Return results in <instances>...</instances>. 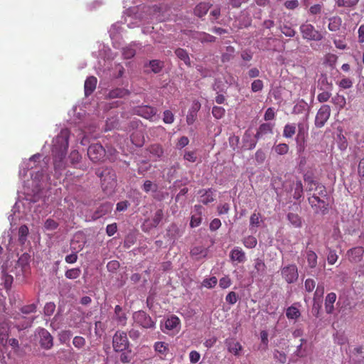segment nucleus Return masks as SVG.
<instances>
[{
    "instance_id": "obj_56",
    "label": "nucleus",
    "mask_w": 364,
    "mask_h": 364,
    "mask_svg": "<svg viewBox=\"0 0 364 364\" xmlns=\"http://www.w3.org/2000/svg\"><path fill=\"white\" fill-rule=\"evenodd\" d=\"M136 54V50L132 47H126L123 48L122 55L126 59H131Z\"/></svg>"
},
{
    "instance_id": "obj_15",
    "label": "nucleus",
    "mask_w": 364,
    "mask_h": 364,
    "mask_svg": "<svg viewBox=\"0 0 364 364\" xmlns=\"http://www.w3.org/2000/svg\"><path fill=\"white\" fill-rule=\"evenodd\" d=\"M230 258L232 262H237V263H243L246 260L245 252L239 247H234L230 253Z\"/></svg>"
},
{
    "instance_id": "obj_61",
    "label": "nucleus",
    "mask_w": 364,
    "mask_h": 364,
    "mask_svg": "<svg viewBox=\"0 0 364 364\" xmlns=\"http://www.w3.org/2000/svg\"><path fill=\"white\" fill-rule=\"evenodd\" d=\"M358 2V0H338L337 4L338 6L350 7L355 6Z\"/></svg>"
},
{
    "instance_id": "obj_46",
    "label": "nucleus",
    "mask_w": 364,
    "mask_h": 364,
    "mask_svg": "<svg viewBox=\"0 0 364 364\" xmlns=\"http://www.w3.org/2000/svg\"><path fill=\"white\" fill-rule=\"evenodd\" d=\"M280 30L287 37H294L296 35V31L288 25L280 26Z\"/></svg>"
},
{
    "instance_id": "obj_62",
    "label": "nucleus",
    "mask_w": 364,
    "mask_h": 364,
    "mask_svg": "<svg viewBox=\"0 0 364 364\" xmlns=\"http://www.w3.org/2000/svg\"><path fill=\"white\" fill-rule=\"evenodd\" d=\"M216 40V38L209 33L205 32H203L202 36L200 38L201 43H213Z\"/></svg>"
},
{
    "instance_id": "obj_35",
    "label": "nucleus",
    "mask_w": 364,
    "mask_h": 364,
    "mask_svg": "<svg viewBox=\"0 0 364 364\" xmlns=\"http://www.w3.org/2000/svg\"><path fill=\"white\" fill-rule=\"evenodd\" d=\"M149 150L151 155L157 158L162 156V155L164 154V150L162 146L157 144H152L151 146H150Z\"/></svg>"
},
{
    "instance_id": "obj_16",
    "label": "nucleus",
    "mask_w": 364,
    "mask_h": 364,
    "mask_svg": "<svg viewBox=\"0 0 364 364\" xmlns=\"http://www.w3.org/2000/svg\"><path fill=\"white\" fill-rule=\"evenodd\" d=\"M336 299L337 296L334 292H331L326 295L324 303L326 314H332L334 312V304Z\"/></svg>"
},
{
    "instance_id": "obj_41",
    "label": "nucleus",
    "mask_w": 364,
    "mask_h": 364,
    "mask_svg": "<svg viewBox=\"0 0 364 364\" xmlns=\"http://www.w3.org/2000/svg\"><path fill=\"white\" fill-rule=\"evenodd\" d=\"M213 200L214 198L210 189L208 191H205L204 193L200 196V201L205 205H207Z\"/></svg>"
},
{
    "instance_id": "obj_64",
    "label": "nucleus",
    "mask_w": 364,
    "mask_h": 364,
    "mask_svg": "<svg viewBox=\"0 0 364 364\" xmlns=\"http://www.w3.org/2000/svg\"><path fill=\"white\" fill-rule=\"evenodd\" d=\"M331 96V92L324 91L318 95L317 100L319 102H326L330 99Z\"/></svg>"
},
{
    "instance_id": "obj_30",
    "label": "nucleus",
    "mask_w": 364,
    "mask_h": 364,
    "mask_svg": "<svg viewBox=\"0 0 364 364\" xmlns=\"http://www.w3.org/2000/svg\"><path fill=\"white\" fill-rule=\"evenodd\" d=\"M287 219L295 228H301L302 225L301 218L298 214L289 213Z\"/></svg>"
},
{
    "instance_id": "obj_52",
    "label": "nucleus",
    "mask_w": 364,
    "mask_h": 364,
    "mask_svg": "<svg viewBox=\"0 0 364 364\" xmlns=\"http://www.w3.org/2000/svg\"><path fill=\"white\" fill-rule=\"evenodd\" d=\"M58 227V223L50 218H48L46 220L44 224V228L47 230H54Z\"/></svg>"
},
{
    "instance_id": "obj_57",
    "label": "nucleus",
    "mask_w": 364,
    "mask_h": 364,
    "mask_svg": "<svg viewBox=\"0 0 364 364\" xmlns=\"http://www.w3.org/2000/svg\"><path fill=\"white\" fill-rule=\"evenodd\" d=\"M263 87V82L261 80H255L251 85L252 91L254 92L261 91Z\"/></svg>"
},
{
    "instance_id": "obj_6",
    "label": "nucleus",
    "mask_w": 364,
    "mask_h": 364,
    "mask_svg": "<svg viewBox=\"0 0 364 364\" xmlns=\"http://www.w3.org/2000/svg\"><path fill=\"white\" fill-rule=\"evenodd\" d=\"M105 153V148L98 143L91 144L87 149V155L93 162L103 160Z\"/></svg>"
},
{
    "instance_id": "obj_17",
    "label": "nucleus",
    "mask_w": 364,
    "mask_h": 364,
    "mask_svg": "<svg viewBox=\"0 0 364 364\" xmlns=\"http://www.w3.org/2000/svg\"><path fill=\"white\" fill-rule=\"evenodd\" d=\"M200 109V103L197 100L194 101L186 117V122L188 124L191 125L194 123L197 117V112Z\"/></svg>"
},
{
    "instance_id": "obj_29",
    "label": "nucleus",
    "mask_w": 364,
    "mask_h": 364,
    "mask_svg": "<svg viewBox=\"0 0 364 364\" xmlns=\"http://www.w3.org/2000/svg\"><path fill=\"white\" fill-rule=\"evenodd\" d=\"M262 215L260 213L255 211L250 218V226L252 228H258L262 222Z\"/></svg>"
},
{
    "instance_id": "obj_14",
    "label": "nucleus",
    "mask_w": 364,
    "mask_h": 364,
    "mask_svg": "<svg viewBox=\"0 0 364 364\" xmlns=\"http://www.w3.org/2000/svg\"><path fill=\"white\" fill-rule=\"evenodd\" d=\"M96 175L100 178L102 181H105L107 180V176H109V179L111 180V183L114 185L115 183V173L113 171L108 168H98L96 171Z\"/></svg>"
},
{
    "instance_id": "obj_50",
    "label": "nucleus",
    "mask_w": 364,
    "mask_h": 364,
    "mask_svg": "<svg viewBox=\"0 0 364 364\" xmlns=\"http://www.w3.org/2000/svg\"><path fill=\"white\" fill-rule=\"evenodd\" d=\"M121 355L119 357V360L123 363H128L131 361L132 356V352L131 350H124L121 351Z\"/></svg>"
},
{
    "instance_id": "obj_43",
    "label": "nucleus",
    "mask_w": 364,
    "mask_h": 364,
    "mask_svg": "<svg viewBox=\"0 0 364 364\" xmlns=\"http://www.w3.org/2000/svg\"><path fill=\"white\" fill-rule=\"evenodd\" d=\"M72 336L73 333L70 331H62L58 335V338L61 343H66L70 340Z\"/></svg>"
},
{
    "instance_id": "obj_4",
    "label": "nucleus",
    "mask_w": 364,
    "mask_h": 364,
    "mask_svg": "<svg viewBox=\"0 0 364 364\" xmlns=\"http://www.w3.org/2000/svg\"><path fill=\"white\" fill-rule=\"evenodd\" d=\"M133 319L137 325L144 328H154L155 327V322L152 320L151 316L144 311L134 312L133 314Z\"/></svg>"
},
{
    "instance_id": "obj_5",
    "label": "nucleus",
    "mask_w": 364,
    "mask_h": 364,
    "mask_svg": "<svg viewBox=\"0 0 364 364\" xmlns=\"http://www.w3.org/2000/svg\"><path fill=\"white\" fill-rule=\"evenodd\" d=\"M267 266L264 260L261 258H256L254 260L253 269L250 274L252 279L261 281L266 274Z\"/></svg>"
},
{
    "instance_id": "obj_59",
    "label": "nucleus",
    "mask_w": 364,
    "mask_h": 364,
    "mask_svg": "<svg viewBox=\"0 0 364 364\" xmlns=\"http://www.w3.org/2000/svg\"><path fill=\"white\" fill-rule=\"evenodd\" d=\"M36 305L34 304L25 305L21 309V311L24 314H29L36 311Z\"/></svg>"
},
{
    "instance_id": "obj_20",
    "label": "nucleus",
    "mask_w": 364,
    "mask_h": 364,
    "mask_svg": "<svg viewBox=\"0 0 364 364\" xmlns=\"http://www.w3.org/2000/svg\"><path fill=\"white\" fill-rule=\"evenodd\" d=\"M202 206L200 205H196L194 206V210L197 213L193 214L191 219L190 225L191 228H196L200 225L202 221Z\"/></svg>"
},
{
    "instance_id": "obj_12",
    "label": "nucleus",
    "mask_w": 364,
    "mask_h": 364,
    "mask_svg": "<svg viewBox=\"0 0 364 364\" xmlns=\"http://www.w3.org/2000/svg\"><path fill=\"white\" fill-rule=\"evenodd\" d=\"M274 124L271 123H263L259 125L255 135V139L257 140L264 139L267 136L273 134Z\"/></svg>"
},
{
    "instance_id": "obj_33",
    "label": "nucleus",
    "mask_w": 364,
    "mask_h": 364,
    "mask_svg": "<svg viewBox=\"0 0 364 364\" xmlns=\"http://www.w3.org/2000/svg\"><path fill=\"white\" fill-rule=\"evenodd\" d=\"M341 24V19L340 18L333 17L329 19L328 28L331 31H337L338 30H339Z\"/></svg>"
},
{
    "instance_id": "obj_49",
    "label": "nucleus",
    "mask_w": 364,
    "mask_h": 364,
    "mask_svg": "<svg viewBox=\"0 0 364 364\" xmlns=\"http://www.w3.org/2000/svg\"><path fill=\"white\" fill-rule=\"evenodd\" d=\"M142 188L146 193H149L151 191L155 192L157 190V185L153 183L149 180H146L144 181Z\"/></svg>"
},
{
    "instance_id": "obj_53",
    "label": "nucleus",
    "mask_w": 364,
    "mask_h": 364,
    "mask_svg": "<svg viewBox=\"0 0 364 364\" xmlns=\"http://www.w3.org/2000/svg\"><path fill=\"white\" fill-rule=\"evenodd\" d=\"M81 156L79 152L76 150L72 151L69 155V159L72 164L75 165L78 164L80 161Z\"/></svg>"
},
{
    "instance_id": "obj_22",
    "label": "nucleus",
    "mask_w": 364,
    "mask_h": 364,
    "mask_svg": "<svg viewBox=\"0 0 364 364\" xmlns=\"http://www.w3.org/2000/svg\"><path fill=\"white\" fill-rule=\"evenodd\" d=\"M175 54L182 61L184 62V63L188 66H191V61L189 57L188 53L186 51V50L183 48H178L175 50Z\"/></svg>"
},
{
    "instance_id": "obj_26",
    "label": "nucleus",
    "mask_w": 364,
    "mask_h": 364,
    "mask_svg": "<svg viewBox=\"0 0 364 364\" xmlns=\"http://www.w3.org/2000/svg\"><path fill=\"white\" fill-rule=\"evenodd\" d=\"M286 316L288 319L296 320L300 317L301 312L295 304H293L287 309Z\"/></svg>"
},
{
    "instance_id": "obj_1",
    "label": "nucleus",
    "mask_w": 364,
    "mask_h": 364,
    "mask_svg": "<svg viewBox=\"0 0 364 364\" xmlns=\"http://www.w3.org/2000/svg\"><path fill=\"white\" fill-rule=\"evenodd\" d=\"M69 134L68 130H63L54 140L52 149L53 156V164L55 170H62L65 168L64 159L67 154L69 142Z\"/></svg>"
},
{
    "instance_id": "obj_23",
    "label": "nucleus",
    "mask_w": 364,
    "mask_h": 364,
    "mask_svg": "<svg viewBox=\"0 0 364 364\" xmlns=\"http://www.w3.org/2000/svg\"><path fill=\"white\" fill-rule=\"evenodd\" d=\"M331 102L340 111L345 107L346 105V100L343 95L337 93L335 96L332 97Z\"/></svg>"
},
{
    "instance_id": "obj_11",
    "label": "nucleus",
    "mask_w": 364,
    "mask_h": 364,
    "mask_svg": "<svg viewBox=\"0 0 364 364\" xmlns=\"http://www.w3.org/2000/svg\"><path fill=\"white\" fill-rule=\"evenodd\" d=\"M308 200L311 206L314 208L316 213H324L328 209V204L315 194L309 197Z\"/></svg>"
},
{
    "instance_id": "obj_24",
    "label": "nucleus",
    "mask_w": 364,
    "mask_h": 364,
    "mask_svg": "<svg viewBox=\"0 0 364 364\" xmlns=\"http://www.w3.org/2000/svg\"><path fill=\"white\" fill-rule=\"evenodd\" d=\"M112 209V204L110 203H105L100 205V207L97 209L95 213V215L97 218H100L103 215L111 212Z\"/></svg>"
},
{
    "instance_id": "obj_37",
    "label": "nucleus",
    "mask_w": 364,
    "mask_h": 364,
    "mask_svg": "<svg viewBox=\"0 0 364 364\" xmlns=\"http://www.w3.org/2000/svg\"><path fill=\"white\" fill-rule=\"evenodd\" d=\"M242 242L245 247L252 249L256 247L257 240L255 237L249 235L244 237Z\"/></svg>"
},
{
    "instance_id": "obj_8",
    "label": "nucleus",
    "mask_w": 364,
    "mask_h": 364,
    "mask_svg": "<svg viewBox=\"0 0 364 364\" xmlns=\"http://www.w3.org/2000/svg\"><path fill=\"white\" fill-rule=\"evenodd\" d=\"M284 279L288 284L294 283L299 277L297 267L295 264H289L281 269Z\"/></svg>"
},
{
    "instance_id": "obj_32",
    "label": "nucleus",
    "mask_w": 364,
    "mask_h": 364,
    "mask_svg": "<svg viewBox=\"0 0 364 364\" xmlns=\"http://www.w3.org/2000/svg\"><path fill=\"white\" fill-rule=\"evenodd\" d=\"M114 314L116 318L119 323L124 325L127 321V317L124 313H122V308L119 305H117L114 308Z\"/></svg>"
},
{
    "instance_id": "obj_19",
    "label": "nucleus",
    "mask_w": 364,
    "mask_h": 364,
    "mask_svg": "<svg viewBox=\"0 0 364 364\" xmlns=\"http://www.w3.org/2000/svg\"><path fill=\"white\" fill-rule=\"evenodd\" d=\"M97 80L95 76L88 77L85 82V95H90L96 88Z\"/></svg>"
},
{
    "instance_id": "obj_10",
    "label": "nucleus",
    "mask_w": 364,
    "mask_h": 364,
    "mask_svg": "<svg viewBox=\"0 0 364 364\" xmlns=\"http://www.w3.org/2000/svg\"><path fill=\"white\" fill-rule=\"evenodd\" d=\"M38 334L41 346L46 350L50 349L53 346V338L51 334L45 328H41Z\"/></svg>"
},
{
    "instance_id": "obj_25",
    "label": "nucleus",
    "mask_w": 364,
    "mask_h": 364,
    "mask_svg": "<svg viewBox=\"0 0 364 364\" xmlns=\"http://www.w3.org/2000/svg\"><path fill=\"white\" fill-rule=\"evenodd\" d=\"M306 258L308 262V266L313 269L315 268L317 265V255L311 250H306Z\"/></svg>"
},
{
    "instance_id": "obj_47",
    "label": "nucleus",
    "mask_w": 364,
    "mask_h": 364,
    "mask_svg": "<svg viewBox=\"0 0 364 364\" xmlns=\"http://www.w3.org/2000/svg\"><path fill=\"white\" fill-rule=\"evenodd\" d=\"M129 92L124 89L117 88L115 90H112L109 92V96L111 97H123L125 95H128Z\"/></svg>"
},
{
    "instance_id": "obj_40",
    "label": "nucleus",
    "mask_w": 364,
    "mask_h": 364,
    "mask_svg": "<svg viewBox=\"0 0 364 364\" xmlns=\"http://www.w3.org/2000/svg\"><path fill=\"white\" fill-rule=\"evenodd\" d=\"M163 217H164L163 210L161 209L157 210L156 211V213H154V215L152 218L151 225L154 228L156 227L160 223V222L162 220Z\"/></svg>"
},
{
    "instance_id": "obj_28",
    "label": "nucleus",
    "mask_w": 364,
    "mask_h": 364,
    "mask_svg": "<svg viewBox=\"0 0 364 364\" xmlns=\"http://www.w3.org/2000/svg\"><path fill=\"white\" fill-rule=\"evenodd\" d=\"M154 350L163 355H166L169 351L168 345L164 342H156L154 346Z\"/></svg>"
},
{
    "instance_id": "obj_27",
    "label": "nucleus",
    "mask_w": 364,
    "mask_h": 364,
    "mask_svg": "<svg viewBox=\"0 0 364 364\" xmlns=\"http://www.w3.org/2000/svg\"><path fill=\"white\" fill-rule=\"evenodd\" d=\"M296 125L295 124H287L283 130V136L287 139L292 138L296 134Z\"/></svg>"
},
{
    "instance_id": "obj_45",
    "label": "nucleus",
    "mask_w": 364,
    "mask_h": 364,
    "mask_svg": "<svg viewBox=\"0 0 364 364\" xmlns=\"http://www.w3.org/2000/svg\"><path fill=\"white\" fill-rule=\"evenodd\" d=\"M28 234V228L26 225H21L18 229V240L21 243H23Z\"/></svg>"
},
{
    "instance_id": "obj_42",
    "label": "nucleus",
    "mask_w": 364,
    "mask_h": 364,
    "mask_svg": "<svg viewBox=\"0 0 364 364\" xmlns=\"http://www.w3.org/2000/svg\"><path fill=\"white\" fill-rule=\"evenodd\" d=\"M212 114L215 119H220L225 116V109L222 107L213 106Z\"/></svg>"
},
{
    "instance_id": "obj_3",
    "label": "nucleus",
    "mask_w": 364,
    "mask_h": 364,
    "mask_svg": "<svg viewBox=\"0 0 364 364\" xmlns=\"http://www.w3.org/2000/svg\"><path fill=\"white\" fill-rule=\"evenodd\" d=\"M112 346L116 352L127 350L129 347L127 333L124 331H117L113 336Z\"/></svg>"
},
{
    "instance_id": "obj_13",
    "label": "nucleus",
    "mask_w": 364,
    "mask_h": 364,
    "mask_svg": "<svg viewBox=\"0 0 364 364\" xmlns=\"http://www.w3.org/2000/svg\"><path fill=\"white\" fill-rule=\"evenodd\" d=\"M364 255V248L362 247H355L350 249L347 252V256L350 262L358 263L360 262Z\"/></svg>"
},
{
    "instance_id": "obj_39",
    "label": "nucleus",
    "mask_w": 364,
    "mask_h": 364,
    "mask_svg": "<svg viewBox=\"0 0 364 364\" xmlns=\"http://www.w3.org/2000/svg\"><path fill=\"white\" fill-rule=\"evenodd\" d=\"M306 130L305 128V126L302 123L298 124V133L296 135V141L299 142H304L305 139V134H306Z\"/></svg>"
},
{
    "instance_id": "obj_38",
    "label": "nucleus",
    "mask_w": 364,
    "mask_h": 364,
    "mask_svg": "<svg viewBox=\"0 0 364 364\" xmlns=\"http://www.w3.org/2000/svg\"><path fill=\"white\" fill-rule=\"evenodd\" d=\"M149 66L154 73H158L162 70L164 63L159 60H152L149 61Z\"/></svg>"
},
{
    "instance_id": "obj_9",
    "label": "nucleus",
    "mask_w": 364,
    "mask_h": 364,
    "mask_svg": "<svg viewBox=\"0 0 364 364\" xmlns=\"http://www.w3.org/2000/svg\"><path fill=\"white\" fill-rule=\"evenodd\" d=\"M134 113L150 121H154L157 113V109L151 106L143 105L136 107L134 109Z\"/></svg>"
},
{
    "instance_id": "obj_2",
    "label": "nucleus",
    "mask_w": 364,
    "mask_h": 364,
    "mask_svg": "<svg viewBox=\"0 0 364 364\" xmlns=\"http://www.w3.org/2000/svg\"><path fill=\"white\" fill-rule=\"evenodd\" d=\"M302 38L306 41H320L323 39L322 33L315 27L307 22L302 23L299 27Z\"/></svg>"
},
{
    "instance_id": "obj_58",
    "label": "nucleus",
    "mask_w": 364,
    "mask_h": 364,
    "mask_svg": "<svg viewBox=\"0 0 364 364\" xmlns=\"http://www.w3.org/2000/svg\"><path fill=\"white\" fill-rule=\"evenodd\" d=\"M312 183H314V186H315V190L318 191V194L321 196H326V187L314 181H311Z\"/></svg>"
},
{
    "instance_id": "obj_60",
    "label": "nucleus",
    "mask_w": 364,
    "mask_h": 364,
    "mask_svg": "<svg viewBox=\"0 0 364 364\" xmlns=\"http://www.w3.org/2000/svg\"><path fill=\"white\" fill-rule=\"evenodd\" d=\"M338 86L343 89H348L353 86V81L348 77H344L338 83Z\"/></svg>"
},
{
    "instance_id": "obj_31",
    "label": "nucleus",
    "mask_w": 364,
    "mask_h": 364,
    "mask_svg": "<svg viewBox=\"0 0 364 364\" xmlns=\"http://www.w3.org/2000/svg\"><path fill=\"white\" fill-rule=\"evenodd\" d=\"M180 323L179 318L176 316H171L165 322V327L168 330L176 328Z\"/></svg>"
},
{
    "instance_id": "obj_54",
    "label": "nucleus",
    "mask_w": 364,
    "mask_h": 364,
    "mask_svg": "<svg viewBox=\"0 0 364 364\" xmlns=\"http://www.w3.org/2000/svg\"><path fill=\"white\" fill-rule=\"evenodd\" d=\"M163 121L165 124H172L174 121V115L170 110L164 112Z\"/></svg>"
},
{
    "instance_id": "obj_34",
    "label": "nucleus",
    "mask_w": 364,
    "mask_h": 364,
    "mask_svg": "<svg viewBox=\"0 0 364 364\" xmlns=\"http://www.w3.org/2000/svg\"><path fill=\"white\" fill-rule=\"evenodd\" d=\"M294 193L293 197L294 199H299L303 195V185L300 180H296L294 183Z\"/></svg>"
},
{
    "instance_id": "obj_18",
    "label": "nucleus",
    "mask_w": 364,
    "mask_h": 364,
    "mask_svg": "<svg viewBox=\"0 0 364 364\" xmlns=\"http://www.w3.org/2000/svg\"><path fill=\"white\" fill-rule=\"evenodd\" d=\"M225 343L228 351L235 355H238L240 351L242 349L241 344L235 338H228Z\"/></svg>"
},
{
    "instance_id": "obj_55",
    "label": "nucleus",
    "mask_w": 364,
    "mask_h": 364,
    "mask_svg": "<svg viewBox=\"0 0 364 364\" xmlns=\"http://www.w3.org/2000/svg\"><path fill=\"white\" fill-rule=\"evenodd\" d=\"M85 339L82 336H75L73 340V346L77 348H82L85 345Z\"/></svg>"
},
{
    "instance_id": "obj_48",
    "label": "nucleus",
    "mask_w": 364,
    "mask_h": 364,
    "mask_svg": "<svg viewBox=\"0 0 364 364\" xmlns=\"http://www.w3.org/2000/svg\"><path fill=\"white\" fill-rule=\"evenodd\" d=\"M218 282V279L215 277H212L208 279H205L202 282V286L208 289L214 287Z\"/></svg>"
},
{
    "instance_id": "obj_51",
    "label": "nucleus",
    "mask_w": 364,
    "mask_h": 364,
    "mask_svg": "<svg viewBox=\"0 0 364 364\" xmlns=\"http://www.w3.org/2000/svg\"><path fill=\"white\" fill-rule=\"evenodd\" d=\"M301 343L297 346L296 354L300 358L305 357L306 355V350L305 348H302L304 343H306V340L304 338L300 339Z\"/></svg>"
},
{
    "instance_id": "obj_36",
    "label": "nucleus",
    "mask_w": 364,
    "mask_h": 364,
    "mask_svg": "<svg viewBox=\"0 0 364 364\" xmlns=\"http://www.w3.org/2000/svg\"><path fill=\"white\" fill-rule=\"evenodd\" d=\"M80 274L81 269L79 267L68 269L65 273V277L69 279H77L80 276Z\"/></svg>"
},
{
    "instance_id": "obj_44",
    "label": "nucleus",
    "mask_w": 364,
    "mask_h": 364,
    "mask_svg": "<svg viewBox=\"0 0 364 364\" xmlns=\"http://www.w3.org/2000/svg\"><path fill=\"white\" fill-rule=\"evenodd\" d=\"M274 149L277 154L284 155L289 151V146L285 143H280L274 146Z\"/></svg>"
},
{
    "instance_id": "obj_63",
    "label": "nucleus",
    "mask_w": 364,
    "mask_h": 364,
    "mask_svg": "<svg viewBox=\"0 0 364 364\" xmlns=\"http://www.w3.org/2000/svg\"><path fill=\"white\" fill-rule=\"evenodd\" d=\"M183 159L188 161L194 163L197 160V156L195 151H186L183 155Z\"/></svg>"
},
{
    "instance_id": "obj_7",
    "label": "nucleus",
    "mask_w": 364,
    "mask_h": 364,
    "mask_svg": "<svg viewBox=\"0 0 364 364\" xmlns=\"http://www.w3.org/2000/svg\"><path fill=\"white\" fill-rule=\"evenodd\" d=\"M331 116V107L328 105H322L318 110L315 118V126L321 128Z\"/></svg>"
},
{
    "instance_id": "obj_21",
    "label": "nucleus",
    "mask_w": 364,
    "mask_h": 364,
    "mask_svg": "<svg viewBox=\"0 0 364 364\" xmlns=\"http://www.w3.org/2000/svg\"><path fill=\"white\" fill-rule=\"evenodd\" d=\"M211 6L212 5L210 4L209 3L201 2V3L198 4V5H196V6L195 7L194 14L196 16L201 18V17L204 16L208 13V10L211 7Z\"/></svg>"
}]
</instances>
